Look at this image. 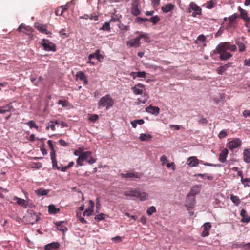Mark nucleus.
<instances>
[{
	"mask_svg": "<svg viewBox=\"0 0 250 250\" xmlns=\"http://www.w3.org/2000/svg\"><path fill=\"white\" fill-rule=\"evenodd\" d=\"M124 195L125 196L135 197L139 199L140 201H144L148 198V194L139 188L131 189L130 191H127L124 192Z\"/></svg>",
	"mask_w": 250,
	"mask_h": 250,
	"instance_id": "1",
	"label": "nucleus"
},
{
	"mask_svg": "<svg viewBox=\"0 0 250 250\" xmlns=\"http://www.w3.org/2000/svg\"><path fill=\"white\" fill-rule=\"evenodd\" d=\"M114 104V101L110 97V95L107 94L102 97L98 104L99 107H105L106 110L112 107Z\"/></svg>",
	"mask_w": 250,
	"mask_h": 250,
	"instance_id": "2",
	"label": "nucleus"
},
{
	"mask_svg": "<svg viewBox=\"0 0 250 250\" xmlns=\"http://www.w3.org/2000/svg\"><path fill=\"white\" fill-rule=\"evenodd\" d=\"M91 152L90 151H84L76 160L77 167L82 166L83 165V162L84 161H87L88 158L90 157Z\"/></svg>",
	"mask_w": 250,
	"mask_h": 250,
	"instance_id": "3",
	"label": "nucleus"
},
{
	"mask_svg": "<svg viewBox=\"0 0 250 250\" xmlns=\"http://www.w3.org/2000/svg\"><path fill=\"white\" fill-rule=\"evenodd\" d=\"M195 197L190 195H187L185 206L188 210L192 209L195 205Z\"/></svg>",
	"mask_w": 250,
	"mask_h": 250,
	"instance_id": "4",
	"label": "nucleus"
},
{
	"mask_svg": "<svg viewBox=\"0 0 250 250\" xmlns=\"http://www.w3.org/2000/svg\"><path fill=\"white\" fill-rule=\"evenodd\" d=\"M42 45L44 49L46 51H56L55 45L54 43L49 42L47 39H43L42 40Z\"/></svg>",
	"mask_w": 250,
	"mask_h": 250,
	"instance_id": "5",
	"label": "nucleus"
},
{
	"mask_svg": "<svg viewBox=\"0 0 250 250\" xmlns=\"http://www.w3.org/2000/svg\"><path fill=\"white\" fill-rule=\"evenodd\" d=\"M242 144L241 140L239 138H235L229 141L227 144V146L230 149L232 150L239 147Z\"/></svg>",
	"mask_w": 250,
	"mask_h": 250,
	"instance_id": "6",
	"label": "nucleus"
},
{
	"mask_svg": "<svg viewBox=\"0 0 250 250\" xmlns=\"http://www.w3.org/2000/svg\"><path fill=\"white\" fill-rule=\"evenodd\" d=\"M215 53L219 54H220V58L221 60L224 61L226 60L230 57H232V54L229 52H227V51H222L220 49H217V47L215 50L214 51Z\"/></svg>",
	"mask_w": 250,
	"mask_h": 250,
	"instance_id": "7",
	"label": "nucleus"
},
{
	"mask_svg": "<svg viewBox=\"0 0 250 250\" xmlns=\"http://www.w3.org/2000/svg\"><path fill=\"white\" fill-rule=\"evenodd\" d=\"M189 6L190 9L194 11L192 14L193 17H195L197 15H200L201 14V8L196 4L193 2H191Z\"/></svg>",
	"mask_w": 250,
	"mask_h": 250,
	"instance_id": "8",
	"label": "nucleus"
},
{
	"mask_svg": "<svg viewBox=\"0 0 250 250\" xmlns=\"http://www.w3.org/2000/svg\"><path fill=\"white\" fill-rule=\"evenodd\" d=\"M146 111L152 115L157 116L160 113V108L157 106L149 105L146 108Z\"/></svg>",
	"mask_w": 250,
	"mask_h": 250,
	"instance_id": "9",
	"label": "nucleus"
},
{
	"mask_svg": "<svg viewBox=\"0 0 250 250\" xmlns=\"http://www.w3.org/2000/svg\"><path fill=\"white\" fill-rule=\"evenodd\" d=\"M203 227L204 229L201 233V235L203 237H207L209 235V230L211 228V223L210 222H206L204 223Z\"/></svg>",
	"mask_w": 250,
	"mask_h": 250,
	"instance_id": "10",
	"label": "nucleus"
},
{
	"mask_svg": "<svg viewBox=\"0 0 250 250\" xmlns=\"http://www.w3.org/2000/svg\"><path fill=\"white\" fill-rule=\"evenodd\" d=\"M140 40L137 37L134 39L130 40L127 42V45L129 47H138L140 45Z\"/></svg>",
	"mask_w": 250,
	"mask_h": 250,
	"instance_id": "11",
	"label": "nucleus"
},
{
	"mask_svg": "<svg viewBox=\"0 0 250 250\" xmlns=\"http://www.w3.org/2000/svg\"><path fill=\"white\" fill-rule=\"evenodd\" d=\"M238 10L240 12V16L246 22L250 21V18L248 17L247 11L242 9L240 6L238 7Z\"/></svg>",
	"mask_w": 250,
	"mask_h": 250,
	"instance_id": "12",
	"label": "nucleus"
},
{
	"mask_svg": "<svg viewBox=\"0 0 250 250\" xmlns=\"http://www.w3.org/2000/svg\"><path fill=\"white\" fill-rule=\"evenodd\" d=\"M230 45L231 44L228 42H224L219 43L216 47L217 49H220L222 51H227L229 50V45Z\"/></svg>",
	"mask_w": 250,
	"mask_h": 250,
	"instance_id": "13",
	"label": "nucleus"
},
{
	"mask_svg": "<svg viewBox=\"0 0 250 250\" xmlns=\"http://www.w3.org/2000/svg\"><path fill=\"white\" fill-rule=\"evenodd\" d=\"M130 75L135 79L136 78H145L146 76V73L145 71H138V72H131Z\"/></svg>",
	"mask_w": 250,
	"mask_h": 250,
	"instance_id": "14",
	"label": "nucleus"
},
{
	"mask_svg": "<svg viewBox=\"0 0 250 250\" xmlns=\"http://www.w3.org/2000/svg\"><path fill=\"white\" fill-rule=\"evenodd\" d=\"M14 200H17V203L23 207L24 208H27L29 205L28 202L20 198L17 197H14Z\"/></svg>",
	"mask_w": 250,
	"mask_h": 250,
	"instance_id": "15",
	"label": "nucleus"
},
{
	"mask_svg": "<svg viewBox=\"0 0 250 250\" xmlns=\"http://www.w3.org/2000/svg\"><path fill=\"white\" fill-rule=\"evenodd\" d=\"M228 153L229 151L228 149L226 148L223 149L219 155V160L222 163L225 162Z\"/></svg>",
	"mask_w": 250,
	"mask_h": 250,
	"instance_id": "16",
	"label": "nucleus"
},
{
	"mask_svg": "<svg viewBox=\"0 0 250 250\" xmlns=\"http://www.w3.org/2000/svg\"><path fill=\"white\" fill-rule=\"evenodd\" d=\"M64 222V221H59L55 223V225L57 226V229L63 233L66 232L68 230V229L66 227L62 225V224Z\"/></svg>",
	"mask_w": 250,
	"mask_h": 250,
	"instance_id": "17",
	"label": "nucleus"
},
{
	"mask_svg": "<svg viewBox=\"0 0 250 250\" xmlns=\"http://www.w3.org/2000/svg\"><path fill=\"white\" fill-rule=\"evenodd\" d=\"M121 176L124 178H130L133 180H135L136 178H139V176L138 175L135 174L133 172H129L127 173H121Z\"/></svg>",
	"mask_w": 250,
	"mask_h": 250,
	"instance_id": "18",
	"label": "nucleus"
},
{
	"mask_svg": "<svg viewBox=\"0 0 250 250\" xmlns=\"http://www.w3.org/2000/svg\"><path fill=\"white\" fill-rule=\"evenodd\" d=\"M230 65L231 63H229L219 67L217 69L218 74L219 75H222L223 73L230 66Z\"/></svg>",
	"mask_w": 250,
	"mask_h": 250,
	"instance_id": "19",
	"label": "nucleus"
},
{
	"mask_svg": "<svg viewBox=\"0 0 250 250\" xmlns=\"http://www.w3.org/2000/svg\"><path fill=\"white\" fill-rule=\"evenodd\" d=\"M152 138V136L149 134L141 133L139 137L141 141H149Z\"/></svg>",
	"mask_w": 250,
	"mask_h": 250,
	"instance_id": "20",
	"label": "nucleus"
},
{
	"mask_svg": "<svg viewBox=\"0 0 250 250\" xmlns=\"http://www.w3.org/2000/svg\"><path fill=\"white\" fill-rule=\"evenodd\" d=\"M60 247V244L58 242H52L46 245L44 247L45 250H51L52 248L57 249Z\"/></svg>",
	"mask_w": 250,
	"mask_h": 250,
	"instance_id": "21",
	"label": "nucleus"
},
{
	"mask_svg": "<svg viewBox=\"0 0 250 250\" xmlns=\"http://www.w3.org/2000/svg\"><path fill=\"white\" fill-rule=\"evenodd\" d=\"M243 160L246 163H250V151L249 149H246L244 150Z\"/></svg>",
	"mask_w": 250,
	"mask_h": 250,
	"instance_id": "22",
	"label": "nucleus"
},
{
	"mask_svg": "<svg viewBox=\"0 0 250 250\" xmlns=\"http://www.w3.org/2000/svg\"><path fill=\"white\" fill-rule=\"evenodd\" d=\"M198 161L199 160L195 157H191L188 159V165L191 167L197 166Z\"/></svg>",
	"mask_w": 250,
	"mask_h": 250,
	"instance_id": "23",
	"label": "nucleus"
},
{
	"mask_svg": "<svg viewBox=\"0 0 250 250\" xmlns=\"http://www.w3.org/2000/svg\"><path fill=\"white\" fill-rule=\"evenodd\" d=\"M174 8V6L171 3H168L163 6L161 8L164 13H167L172 10Z\"/></svg>",
	"mask_w": 250,
	"mask_h": 250,
	"instance_id": "24",
	"label": "nucleus"
},
{
	"mask_svg": "<svg viewBox=\"0 0 250 250\" xmlns=\"http://www.w3.org/2000/svg\"><path fill=\"white\" fill-rule=\"evenodd\" d=\"M94 58H96L98 60H100L101 58H103L102 55L100 54V51L99 50H96L95 53L90 54L88 56L89 60H91Z\"/></svg>",
	"mask_w": 250,
	"mask_h": 250,
	"instance_id": "25",
	"label": "nucleus"
},
{
	"mask_svg": "<svg viewBox=\"0 0 250 250\" xmlns=\"http://www.w3.org/2000/svg\"><path fill=\"white\" fill-rule=\"evenodd\" d=\"M60 211L59 208H57L54 205H50L48 206V212L50 214H55Z\"/></svg>",
	"mask_w": 250,
	"mask_h": 250,
	"instance_id": "26",
	"label": "nucleus"
},
{
	"mask_svg": "<svg viewBox=\"0 0 250 250\" xmlns=\"http://www.w3.org/2000/svg\"><path fill=\"white\" fill-rule=\"evenodd\" d=\"M199 192V187L198 186H194L191 189L190 192L188 194V195H190L195 197V196L198 194Z\"/></svg>",
	"mask_w": 250,
	"mask_h": 250,
	"instance_id": "27",
	"label": "nucleus"
},
{
	"mask_svg": "<svg viewBox=\"0 0 250 250\" xmlns=\"http://www.w3.org/2000/svg\"><path fill=\"white\" fill-rule=\"evenodd\" d=\"M48 190L43 188H39L35 190V193L38 196L46 195L48 193Z\"/></svg>",
	"mask_w": 250,
	"mask_h": 250,
	"instance_id": "28",
	"label": "nucleus"
},
{
	"mask_svg": "<svg viewBox=\"0 0 250 250\" xmlns=\"http://www.w3.org/2000/svg\"><path fill=\"white\" fill-rule=\"evenodd\" d=\"M51 156V160L52 163V168L53 169H60V167L57 165V161L56 158V155H52Z\"/></svg>",
	"mask_w": 250,
	"mask_h": 250,
	"instance_id": "29",
	"label": "nucleus"
},
{
	"mask_svg": "<svg viewBox=\"0 0 250 250\" xmlns=\"http://www.w3.org/2000/svg\"><path fill=\"white\" fill-rule=\"evenodd\" d=\"M160 21V17L157 15H155L150 18H148L147 21L152 22L153 25H156Z\"/></svg>",
	"mask_w": 250,
	"mask_h": 250,
	"instance_id": "30",
	"label": "nucleus"
},
{
	"mask_svg": "<svg viewBox=\"0 0 250 250\" xmlns=\"http://www.w3.org/2000/svg\"><path fill=\"white\" fill-rule=\"evenodd\" d=\"M230 198L232 203L236 206H238L240 204V200L237 196L234 195H231Z\"/></svg>",
	"mask_w": 250,
	"mask_h": 250,
	"instance_id": "31",
	"label": "nucleus"
},
{
	"mask_svg": "<svg viewBox=\"0 0 250 250\" xmlns=\"http://www.w3.org/2000/svg\"><path fill=\"white\" fill-rule=\"evenodd\" d=\"M144 123V121L143 119H138L132 121L131 122V124L133 127L136 128L137 125H143Z\"/></svg>",
	"mask_w": 250,
	"mask_h": 250,
	"instance_id": "32",
	"label": "nucleus"
},
{
	"mask_svg": "<svg viewBox=\"0 0 250 250\" xmlns=\"http://www.w3.org/2000/svg\"><path fill=\"white\" fill-rule=\"evenodd\" d=\"M69 5V3H67L64 6H61L60 8H62V10L60 12V13H58V10H56L55 14L56 15H62L64 11L67 10V9L68 8V6Z\"/></svg>",
	"mask_w": 250,
	"mask_h": 250,
	"instance_id": "33",
	"label": "nucleus"
},
{
	"mask_svg": "<svg viewBox=\"0 0 250 250\" xmlns=\"http://www.w3.org/2000/svg\"><path fill=\"white\" fill-rule=\"evenodd\" d=\"M100 30H102L104 31H110V21L105 22L101 28L100 29Z\"/></svg>",
	"mask_w": 250,
	"mask_h": 250,
	"instance_id": "34",
	"label": "nucleus"
},
{
	"mask_svg": "<svg viewBox=\"0 0 250 250\" xmlns=\"http://www.w3.org/2000/svg\"><path fill=\"white\" fill-rule=\"evenodd\" d=\"M131 12L135 16L139 15L141 14V11L139 9V7H131Z\"/></svg>",
	"mask_w": 250,
	"mask_h": 250,
	"instance_id": "35",
	"label": "nucleus"
},
{
	"mask_svg": "<svg viewBox=\"0 0 250 250\" xmlns=\"http://www.w3.org/2000/svg\"><path fill=\"white\" fill-rule=\"evenodd\" d=\"M47 144H48L49 146L50 149V150H51L50 156L55 155V150L54 149V146H53V145L52 144V141L50 140H49L47 141Z\"/></svg>",
	"mask_w": 250,
	"mask_h": 250,
	"instance_id": "36",
	"label": "nucleus"
},
{
	"mask_svg": "<svg viewBox=\"0 0 250 250\" xmlns=\"http://www.w3.org/2000/svg\"><path fill=\"white\" fill-rule=\"evenodd\" d=\"M36 28L40 31H41V32H42V33H44L46 34H48L49 33V32H47V31L46 29L45 26H43V25L39 24L38 25H37L36 26Z\"/></svg>",
	"mask_w": 250,
	"mask_h": 250,
	"instance_id": "37",
	"label": "nucleus"
},
{
	"mask_svg": "<svg viewBox=\"0 0 250 250\" xmlns=\"http://www.w3.org/2000/svg\"><path fill=\"white\" fill-rule=\"evenodd\" d=\"M238 16L239 15L237 13H234L231 16H230L229 18V24H230L231 23L234 22L235 21L236 19L238 17Z\"/></svg>",
	"mask_w": 250,
	"mask_h": 250,
	"instance_id": "38",
	"label": "nucleus"
},
{
	"mask_svg": "<svg viewBox=\"0 0 250 250\" xmlns=\"http://www.w3.org/2000/svg\"><path fill=\"white\" fill-rule=\"evenodd\" d=\"M156 212V208L154 206H151L149 208H148L147 209L146 212L147 214L150 216L153 213Z\"/></svg>",
	"mask_w": 250,
	"mask_h": 250,
	"instance_id": "39",
	"label": "nucleus"
},
{
	"mask_svg": "<svg viewBox=\"0 0 250 250\" xmlns=\"http://www.w3.org/2000/svg\"><path fill=\"white\" fill-rule=\"evenodd\" d=\"M134 94L141 95L143 93V90L137 88L136 86H134L131 88Z\"/></svg>",
	"mask_w": 250,
	"mask_h": 250,
	"instance_id": "40",
	"label": "nucleus"
},
{
	"mask_svg": "<svg viewBox=\"0 0 250 250\" xmlns=\"http://www.w3.org/2000/svg\"><path fill=\"white\" fill-rule=\"evenodd\" d=\"M51 128V129L52 130V131H54L55 130V124L53 122V121H50L48 123V125H47L46 126V129L47 130H48L49 128Z\"/></svg>",
	"mask_w": 250,
	"mask_h": 250,
	"instance_id": "41",
	"label": "nucleus"
},
{
	"mask_svg": "<svg viewBox=\"0 0 250 250\" xmlns=\"http://www.w3.org/2000/svg\"><path fill=\"white\" fill-rule=\"evenodd\" d=\"M241 182L244 185L245 187L249 186V185L248 183L250 182V178H243V177H242L241 179Z\"/></svg>",
	"mask_w": 250,
	"mask_h": 250,
	"instance_id": "42",
	"label": "nucleus"
},
{
	"mask_svg": "<svg viewBox=\"0 0 250 250\" xmlns=\"http://www.w3.org/2000/svg\"><path fill=\"white\" fill-rule=\"evenodd\" d=\"M76 77L79 78L80 80H83L86 78V76L84 73L82 71H79L77 73Z\"/></svg>",
	"mask_w": 250,
	"mask_h": 250,
	"instance_id": "43",
	"label": "nucleus"
},
{
	"mask_svg": "<svg viewBox=\"0 0 250 250\" xmlns=\"http://www.w3.org/2000/svg\"><path fill=\"white\" fill-rule=\"evenodd\" d=\"M42 80V77H39L38 79L33 77L31 78V82L36 85H37L39 83L41 82Z\"/></svg>",
	"mask_w": 250,
	"mask_h": 250,
	"instance_id": "44",
	"label": "nucleus"
},
{
	"mask_svg": "<svg viewBox=\"0 0 250 250\" xmlns=\"http://www.w3.org/2000/svg\"><path fill=\"white\" fill-rule=\"evenodd\" d=\"M236 44L239 47V52H243L245 50V45L243 42H236Z\"/></svg>",
	"mask_w": 250,
	"mask_h": 250,
	"instance_id": "45",
	"label": "nucleus"
},
{
	"mask_svg": "<svg viewBox=\"0 0 250 250\" xmlns=\"http://www.w3.org/2000/svg\"><path fill=\"white\" fill-rule=\"evenodd\" d=\"M105 215L104 214L101 213L95 216V219L98 221L103 220L105 219Z\"/></svg>",
	"mask_w": 250,
	"mask_h": 250,
	"instance_id": "46",
	"label": "nucleus"
},
{
	"mask_svg": "<svg viewBox=\"0 0 250 250\" xmlns=\"http://www.w3.org/2000/svg\"><path fill=\"white\" fill-rule=\"evenodd\" d=\"M58 104L61 105L63 107H65L68 106V103L65 100H59L58 102Z\"/></svg>",
	"mask_w": 250,
	"mask_h": 250,
	"instance_id": "47",
	"label": "nucleus"
},
{
	"mask_svg": "<svg viewBox=\"0 0 250 250\" xmlns=\"http://www.w3.org/2000/svg\"><path fill=\"white\" fill-rule=\"evenodd\" d=\"M27 124L28 125L30 128H35L37 129L38 126L35 124V122L33 121H30L27 123Z\"/></svg>",
	"mask_w": 250,
	"mask_h": 250,
	"instance_id": "48",
	"label": "nucleus"
},
{
	"mask_svg": "<svg viewBox=\"0 0 250 250\" xmlns=\"http://www.w3.org/2000/svg\"><path fill=\"white\" fill-rule=\"evenodd\" d=\"M140 5V0H132V3L131 7H139Z\"/></svg>",
	"mask_w": 250,
	"mask_h": 250,
	"instance_id": "49",
	"label": "nucleus"
},
{
	"mask_svg": "<svg viewBox=\"0 0 250 250\" xmlns=\"http://www.w3.org/2000/svg\"><path fill=\"white\" fill-rule=\"evenodd\" d=\"M4 109H5V111H6L7 112L11 111L12 109H14L12 106L11 104H8L4 106H2Z\"/></svg>",
	"mask_w": 250,
	"mask_h": 250,
	"instance_id": "50",
	"label": "nucleus"
},
{
	"mask_svg": "<svg viewBox=\"0 0 250 250\" xmlns=\"http://www.w3.org/2000/svg\"><path fill=\"white\" fill-rule=\"evenodd\" d=\"M84 151L81 148H79L78 149L76 150L74 152V154L76 156L79 157L80 155H81Z\"/></svg>",
	"mask_w": 250,
	"mask_h": 250,
	"instance_id": "51",
	"label": "nucleus"
},
{
	"mask_svg": "<svg viewBox=\"0 0 250 250\" xmlns=\"http://www.w3.org/2000/svg\"><path fill=\"white\" fill-rule=\"evenodd\" d=\"M227 132L224 130H222V131H221L220 132V133H219L218 134V137L219 138H225L227 136Z\"/></svg>",
	"mask_w": 250,
	"mask_h": 250,
	"instance_id": "52",
	"label": "nucleus"
},
{
	"mask_svg": "<svg viewBox=\"0 0 250 250\" xmlns=\"http://www.w3.org/2000/svg\"><path fill=\"white\" fill-rule=\"evenodd\" d=\"M148 18H141L137 17L135 19V21L137 22H142L143 21H147Z\"/></svg>",
	"mask_w": 250,
	"mask_h": 250,
	"instance_id": "53",
	"label": "nucleus"
},
{
	"mask_svg": "<svg viewBox=\"0 0 250 250\" xmlns=\"http://www.w3.org/2000/svg\"><path fill=\"white\" fill-rule=\"evenodd\" d=\"M98 116L96 114H92L89 118L91 122H95L98 119Z\"/></svg>",
	"mask_w": 250,
	"mask_h": 250,
	"instance_id": "54",
	"label": "nucleus"
},
{
	"mask_svg": "<svg viewBox=\"0 0 250 250\" xmlns=\"http://www.w3.org/2000/svg\"><path fill=\"white\" fill-rule=\"evenodd\" d=\"M119 27L121 30H122L127 31L129 30V27L127 26L124 25L122 23H120L119 24Z\"/></svg>",
	"mask_w": 250,
	"mask_h": 250,
	"instance_id": "55",
	"label": "nucleus"
},
{
	"mask_svg": "<svg viewBox=\"0 0 250 250\" xmlns=\"http://www.w3.org/2000/svg\"><path fill=\"white\" fill-rule=\"evenodd\" d=\"M94 207V203L92 200L89 201V206L87 209L90 210L91 211H93V208Z\"/></svg>",
	"mask_w": 250,
	"mask_h": 250,
	"instance_id": "56",
	"label": "nucleus"
},
{
	"mask_svg": "<svg viewBox=\"0 0 250 250\" xmlns=\"http://www.w3.org/2000/svg\"><path fill=\"white\" fill-rule=\"evenodd\" d=\"M121 17V16H120L119 17H118L117 15H115V16H112L109 21L110 22V21H113V22L118 21L120 20V19Z\"/></svg>",
	"mask_w": 250,
	"mask_h": 250,
	"instance_id": "57",
	"label": "nucleus"
},
{
	"mask_svg": "<svg viewBox=\"0 0 250 250\" xmlns=\"http://www.w3.org/2000/svg\"><path fill=\"white\" fill-rule=\"evenodd\" d=\"M92 211H91L90 210L86 208V209L83 212V216H90L92 215Z\"/></svg>",
	"mask_w": 250,
	"mask_h": 250,
	"instance_id": "58",
	"label": "nucleus"
},
{
	"mask_svg": "<svg viewBox=\"0 0 250 250\" xmlns=\"http://www.w3.org/2000/svg\"><path fill=\"white\" fill-rule=\"evenodd\" d=\"M160 161L162 162V165L164 166L167 161V157L165 155L162 156L160 158Z\"/></svg>",
	"mask_w": 250,
	"mask_h": 250,
	"instance_id": "59",
	"label": "nucleus"
},
{
	"mask_svg": "<svg viewBox=\"0 0 250 250\" xmlns=\"http://www.w3.org/2000/svg\"><path fill=\"white\" fill-rule=\"evenodd\" d=\"M198 122L199 123L206 124L207 123L208 121L206 118H203L202 116H200Z\"/></svg>",
	"mask_w": 250,
	"mask_h": 250,
	"instance_id": "60",
	"label": "nucleus"
},
{
	"mask_svg": "<svg viewBox=\"0 0 250 250\" xmlns=\"http://www.w3.org/2000/svg\"><path fill=\"white\" fill-rule=\"evenodd\" d=\"M206 40V37L204 35H200L198 37H197V40L199 41H200V42H203L205 41Z\"/></svg>",
	"mask_w": 250,
	"mask_h": 250,
	"instance_id": "61",
	"label": "nucleus"
},
{
	"mask_svg": "<svg viewBox=\"0 0 250 250\" xmlns=\"http://www.w3.org/2000/svg\"><path fill=\"white\" fill-rule=\"evenodd\" d=\"M24 29L25 30V31L24 32L25 34H29L30 33L32 32V29L31 27H30V26H27L26 27V28Z\"/></svg>",
	"mask_w": 250,
	"mask_h": 250,
	"instance_id": "62",
	"label": "nucleus"
},
{
	"mask_svg": "<svg viewBox=\"0 0 250 250\" xmlns=\"http://www.w3.org/2000/svg\"><path fill=\"white\" fill-rule=\"evenodd\" d=\"M250 221V217L245 215V217L242 218L241 222H249Z\"/></svg>",
	"mask_w": 250,
	"mask_h": 250,
	"instance_id": "63",
	"label": "nucleus"
},
{
	"mask_svg": "<svg viewBox=\"0 0 250 250\" xmlns=\"http://www.w3.org/2000/svg\"><path fill=\"white\" fill-rule=\"evenodd\" d=\"M243 115L245 117L250 116V110H245L243 112Z\"/></svg>",
	"mask_w": 250,
	"mask_h": 250,
	"instance_id": "64",
	"label": "nucleus"
}]
</instances>
